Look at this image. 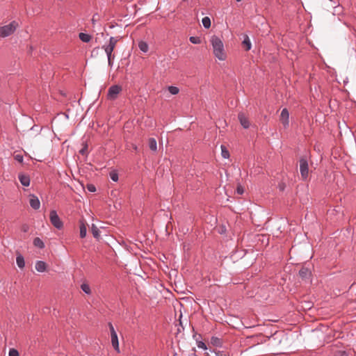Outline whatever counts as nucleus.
<instances>
[{"label":"nucleus","mask_w":356,"mask_h":356,"mask_svg":"<svg viewBox=\"0 0 356 356\" xmlns=\"http://www.w3.org/2000/svg\"><path fill=\"white\" fill-rule=\"evenodd\" d=\"M211 42L215 56L220 60H224L225 59V54L224 53V45L222 40L217 36H213Z\"/></svg>","instance_id":"f257e3e1"},{"label":"nucleus","mask_w":356,"mask_h":356,"mask_svg":"<svg viewBox=\"0 0 356 356\" xmlns=\"http://www.w3.org/2000/svg\"><path fill=\"white\" fill-rule=\"evenodd\" d=\"M18 26L16 21L11 22L9 24L0 26V37L6 38L12 35Z\"/></svg>","instance_id":"f03ea898"},{"label":"nucleus","mask_w":356,"mask_h":356,"mask_svg":"<svg viewBox=\"0 0 356 356\" xmlns=\"http://www.w3.org/2000/svg\"><path fill=\"white\" fill-rule=\"evenodd\" d=\"M300 172L302 179L305 181L309 177V164L306 156H302L300 160Z\"/></svg>","instance_id":"7ed1b4c3"},{"label":"nucleus","mask_w":356,"mask_h":356,"mask_svg":"<svg viewBox=\"0 0 356 356\" xmlns=\"http://www.w3.org/2000/svg\"><path fill=\"white\" fill-rule=\"evenodd\" d=\"M51 223L58 229H60L63 227V222L60 219L55 210H51L49 214Z\"/></svg>","instance_id":"20e7f679"},{"label":"nucleus","mask_w":356,"mask_h":356,"mask_svg":"<svg viewBox=\"0 0 356 356\" xmlns=\"http://www.w3.org/2000/svg\"><path fill=\"white\" fill-rule=\"evenodd\" d=\"M122 90V88L118 85L111 86L108 90V98L111 100H114L117 98L118 95Z\"/></svg>","instance_id":"39448f33"},{"label":"nucleus","mask_w":356,"mask_h":356,"mask_svg":"<svg viewBox=\"0 0 356 356\" xmlns=\"http://www.w3.org/2000/svg\"><path fill=\"white\" fill-rule=\"evenodd\" d=\"M280 120L284 129L289 127V112L287 108H284L282 110Z\"/></svg>","instance_id":"423d86ee"},{"label":"nucleus","mask_w":356,"mask_h":356,"mask_svg":"<svg viewBox=\"0 0 356 356\" xmlns=\"http://www.w3.org/2000/svg\"><path fill=\"white\" fill-rule=\"evenodd\" d=\"M299 275L302 280L309 282L311 278L312 272L309 268L306 267H302L299 270Z\"/></svg>","instance_id":"0eeeda50"},{"label":"nucleus","mask_w":356,"mask_h":356,"mask_svg":"<svg viewBox=\"0 0 356 356\" xmlns=\"http://www.w3.org/2000/svg\"><path fill=\"white\" fill-rule=\"evenodd\" d=\"M29 204H30V206L31 207V208H33V209H35V210L38 209L40 207V200H39L38 197L37 196H35V195H30Z\"/></svg>","instance_id":"6e6552de"},{"label":"nucleus","mask_w":356,"mask_h":356,"mask_svg":"<svg viewBox=\"0 0 356 356\" xmlns=\"http://www.w3.org/2000/svg\"><path fill=\"white\" fill-rule=\"evenodd\" d=\"M238 120H239L241 126L244 129L249 128V127H250V122H249L248 119L246 118V116L245 115L244 113H238Z\"/></svg>","instance_id":"1a4fd4ad"},{"label":"nucleus","mask_w":356,"mask_h":356,"mask_svg":"<svg viewBox=\"0 0 356 356\" xmlns=\"http://www.w3.org/2000/svg\"><path fill=\"white\" fill-rule=\"evenodd\" d=\"M111 343L113 347V348L118 352L120 353V348H119V341H118V337L117 333H113L111 334Z\"/></svg>","instance_id":"9d476101"},{"label":"nucleus","mask_w":356,"mask_h":356,"mask_svg":"<svg viewBox=\"0 0 356 356\" xmlns=\"http://www.w3.org/2000/svg\"><path fill=\"white\" fill-rule=\"evenodd\" d=\"M19 180L22 185L24 186H29L30 184V178L28 175L24 174H19L18 175Z\"/></svg>","instance_id":"9b49d317"},{"label":"nucleus","mask_w":356,"mask_h":356,"mask_svg":"<svg viewBox=\"0 0 356 356\" xmlns=\"http://www.w3.org/2000/svg\"><path fill=\"white\" fill-rule=\"evenodd\" d=\"M102 49H104V50L105 51V53L107 56L108 60L114 59L115 55L113 54V51L115 48H112V47H110L108 46L103 45Z\"/></svg>","instance_id":"f8f14e48"},{"label":"nucleus","mask_w":356,"mask_h":356,"mask_svg":"<svg viewBox=\"0 0 356 356\" xmlns=\"http://www.w3.org/2000/svg\"><path fill=\"white\" fill-rule=\"evenodd\" d=\"M35 268L37 271L40 273H43L47 269V264L44 261H38L35 264Z\"/></svg>","instance_id":"ddd939ff"},{"label":"nucleus","mask_w":356,"mask_h":356,"mask_svg":"<svg viewBox=\"0 0 356 356\" xmlns=\"http://www.w3.org/2000/svg\"><path fill=\"white\" fill-rule=\"evenodd\" d=\"M242 44L243 45L245 51H249L251 49L252 44H251V42H250V40L248 35H244Z\"/></svg>","instance_id":"4468645a"},{"label":"nucleus","mask_w":356,"mask_h":356,"mask_svg":"<svg viewBox=\"0 0 356 356\" xmlns=\"http://www.w3.org/2000/svg\"><path fill=\"white\" fill-rule=\"evenodd\" d=\"M210 342L213 346H216V347H221L222 346V339L217 337L213 336L211 338Z\"/></svg>","instance_id":"2eb2a0df"},{"label":"nucleus","mask_w":356,"mask_h":356,"mask_svg":"<svg viewBox=\"0 0 356 356\" xmlns=\"http://www.w3.org/2000/svg\"><path fill=\"white\" fill-rule=\"evenodd\" d=\"M148 145L152 151L156 152L157 150V143L155 138H150L148 141Z\"/></svg>","instance_id":"dca6fc26"},{"label":"nucleus","mask_w":356,"mask_h":356,"mask_svg":"<svg viewBox=\"0 0 356 356\" xmlns=\"http://www.w3.org/2000/svg\"><path fill=\"white\" fill-rule=\"evenodd\" d=\"M16 263L19 268H23L25 266V261L24 257L22 254H19L16 257Z\"/></svg>","instance_id":"f3484780"},{"label":"nucleus","mask_w":356,"mask_h":356,"mask_svg":"<svg viewBox=\"0 0 356 356\" xmlns=\"http://www.w3.org/2000/svg\"><path fill=\"white\" fill-rule=\"evenodd\" d=\"M138 47L143 53H147L149 50L148 44L145 41H140L138 42Z\"/></svg>","instance_id":"a211bd4d"},{"label":"nucleus","mask_w":356,"mask_h":356,"mask_svg":"<svg viewBox=\"0 0 356 356\" xmlns=\"http://www.w3.org/2000/svg\"><path fill=\"white\" fill-rule=\"evenodd\" d=\"M80 40L83 42H89L91 40V36L85 33H80L79 35Z\"/></svg>","instance_id":"6ab92c4d"},{"label":"nucleus","mask_w":356,"mask_h":356,"mask_svg":"<svg viewBox=\"0 0 356 356\" xmlns=\"http://www.w3.org/2000/svg\"><path fill=\"white\" fill-rule=\"evenodd\" d=\"M33 245L35 247L39 248L40 249H42L44 248V242L38 237H36L33 239Z\"/></svg>","instance_id":"aec40b11"},{"label":"nucleus","mask_w":356,"mask_h":356,"mask_svg":"<svg viewBox=\"0 0 356 356\" xmlns=\"http://www.w3.org/2000/svg\"><path fill=\"white\" fill-rule=\"evenodd\" d=\"M118 42V38L111 37L109 38L108 44H104V45L112 47V48H115Z\"/></svg>","instance_id":"412c9836"},{"label":"nucleus","mask_w":356,"mask_h":356,"mask_svg":"<svg viewBox=\"0 0 356 356\" xmlns=\"http://www.w3.org/2000/svg\"><path fill=\"white\" fill-rule=\"evenodd\" d=\"M83 147L82 148L79 150V154L83 155V156H87L88 154V144L86 143H83L82 144Z\"/></svg>","instance_id":"4be33fe9"},{"label":"nucleus","mask_w":356,"mask_h":356,"mask_svg":"<svg viewBox=\"0 0 356 356\" xmlns=\"http://www.w3.org/2000/svg\"><path fill=\"white\" fill-rule=\"evenodd\" d=\"M87 229L85 224L81 222L80 225V237L84 238L86 236Z\"/></svg>","instance_id":"5701e85b"},{"label":"nucleus","mask_w":356,"mask_h":356,"mask_svg":"<svg viewBox=\"0 0 356 356\" xmlns=\"http://www.w3.org/2000/svg\"><path fill=\"white\" fill-rule=\"evenodd\" d=\"M91 232L95 238H99L100 232H99L98 227L94 224L92 225Z\"/></svg>","instance_id":"b1692460"},{"label":"nucleus","mask_w":356,"mask_h":356,"mask_svg":"<svg viewBox=\"0 0 356 356\" xmlns=\"http://www.w3.org/2000/svg\"><path fill=\"white\" fill-rule=\"evenodd\" d=\"M204 28L209 29L211 26V19L209 17H204L202 19Z\"/></svg>","instance_id":"393cba45"},{"label":"nucleus","mask_w":356,"mask_h":356,"mask_svg":"<svg viewBox=\"0 0 356 356\" xmlns=\"http://www.w3.org/2000/svg\"><path fill=\"white\" fill-rule=\"evenodd\" d=\"M221 154L224 159H228L229 157V151L224 145H221Z\"/></svg>","instance_id":"a878e982"},{"label":"nucleus","mask_w":356,"mask_h":356,"mask_svg":"<svg viewBox=\"0 0 356 356\" xmlns=\"http://www.w3.org/2000/svg\"><path fill=\"white\" fill-rule=\"evenodd\" d=\"M81 289L86 294H90L91 292L89 285L86 283H83L81 285Z\"/></svg>","instance_id":"bb28decb"},{"label":"nucleus","mask_w":356,"mask_h":356,"mask_svg":"<svg viewBox=\"0 0 356 356\" xmlns=\"http://www.w3.org/2000/svg\"><path fill=\"white\" fill-rule=\"evenodd\" d=\"M196 343H197V346L199 348H201V349H203V350H207L208 349L207 345L205 344V343L202 341L196 339Z\"/></svg>","instance_id":"cd10ccee"},{"label":"nucleus","mask_w":356,"mask_h":356,"mask_svg":"<svg viewBox=\"0 0 356 356\" xmlns=\"http://www.w3.org/2000/svg\"><path fill=\"white\" fill-rule=\"evenodd\" d=\"M168 91L172 94V95H177L179 93V88L176 86H169L168 87Z\"/></svg>","instance_id":"c85d7f7f"},{"label":"nucleus","mask_w":356,"mask_h":356,"mask_svg":"<svg viewBox=\"0 0 356 356\" xmlns=\"http://www.w3.org/2000/svg\"><path fill=\"white\" fill-rule=\"evenodd\" d=\"M189 40L193 44H200L201 42V40L199 37L197 36H191L189 38Z\"/></svg>","instance_id":"c756f323"},{"label":"nucleus","mask_w":356,"mask_h":356,"mask_svg":"<svg viewBox=\"0 0 356 356\" xmlns=\"http://www.w3.org/2000/svg\"><path fill=\"white\" fill-rule=\"evenodd\" d=\"M110 178L113 181H117L118 180V175L116 172H111Z\"/></svg>","instance_id":"7c9ffc66"},{"label":"nucleus","mask_w":356,"mask_h":356,"mask_svg":"<svg viewBox=\"0 0 356 356\" xmlns=\"http://www.w3.org/2000/svg\"><path fill=\"white\" fill-rule=\"evenodd\" d=\"M8 356H19V353L17 350L12 348L9 350Z\"/></svg>","instance_id":"2f4dec72"},{"label":"nucleus","mask_w":356,"mask_h":356,"mask_svg":"<svg viewBox=\"0 0 356 356\" xmlns=\"http://www.w3.org/2000/svg\"><path fill=\"white\" fill-rule=\"evenodd\" d=\"M87 189L88 190V191L92 193L96 191V187L93 184H88Z\"/></svg>","instance_id":"473e14b6"},{"label":"nucleus","mask_w":356,"mask_h":356,"mask_svg":"<svg viewBox=\"0 0 356 356\" xmlns=\"http://www.w3.org/2000/svg\"><path fill=\"white\" fill-rule=\"evenodd\" d=\"M108 327H109V330H110V332H111V334H113V333H117L114 329V327L113 325V324L111 323H108Z\"/></svg>","instance_id":"72a5a7b5"},{"label":"nucleus","mask_w":356,"mask_h":356,"mask_svg":"<svg viewBox=\"0 0 356 356\" xmlns=\"http://www.w3.org/2000/svg\"><path fill=\"white\" fill-rule=\"evenodd\" d=\"M210 351L213 352L215 353L216 356H226V355L222 351L216 352L214 350H210Z\"/></svg>","instance_id":"f704fd0d"},{"label":"nucleus","mask_w":356,"mask_h":356,"mask_svg":"<svg viewBox=\"0 0 356 356\" xmlns=\"http://www.w3.org/2000/svg\"><path fill=\"white\" fill-rule=\"evenodd\" d=\"M335 356H348V354L346 353V351H338L335 354Z\"/></svg>","instance_id":"c9c22d12"},{"label":"nucleus","mask_w":356,"mask_h":356,"mask_svg":"<svg viewBox=\"0 0 356 356\" xmlns=\"http://www.w3.org/2000/svg\"><path fill=\"white\" fill-rule=\"evenodd\" d=\"M15 159L17 161H19V162H22V161H23V156H21V155H19V154L16 155V156H15Z\"/></svg>","instance_id":"e433bc0d"},{"label":"nucleus","mask_w":356,"mask_h":356,"mask_svg":"<svg viewBox=\"0 0 356 356\" xmlns=\"http://www.w3.org/2000/svg\"><path fill=\"white\" fill-rule=\"evenodd\" d=\"M243 191H243V188L242 187L238 186V187L237 188V193H238V194H240V195L243 194Z\"/></svg>","instance_id":"4c0bfd02"},{"label":"nucleus","mask_w":356,"mask_h":356,"mask_svg":"<svg viewBox=\"0 0 356 356\" xmlns=\"http://www.w3.org/2000/svg\"><path fill=\"white\" fill-rule=\"evenodd\" d=\"M113 59L108 60V65L112 67L113 66Z\"/></svg>","instance_id":"58836bf2"},{"label":"nucleus","mask_w":356,"mask_h":356,"mask_svg":"<svg viewBox=\"0 0 356 356\" xmlns=\"http://www.w3.org/2000/svg\"><path fill=\"white\" fill-rule=\"evenodd\" d=\"M22 229L24 232H26L28 230V227L24 225V226H23Z\"/></svg>","instance_id":"ea45409f"},{"label":"nucleus","mask_w":356,"mask_h":356,"mask_svg":"<svg viewBox=\"0 0 356 356\" xmlns=\"http://www.w3.org/2000/svg\"><path fill=\"white\" fill-rule=\"evenodd\" d=\"M92 21V23H95V16H93Z\"/></svg>","instance_id":"a19ab883"},{"label":"nucleus","mask_w":356,"mask_h":356,"mask_svg":"<svg viewBox=\"0 0 356 356\" xmlns=\"http://www.w3.org/2000/svg\"><path fill=\"white\" fill-rule=\"evenodd\" d=\"M335 8L340 9V7L339 6H336Z\"/></svg>","instance_id":"79ce46f5"},{"label":"nucleus","mask_w":356,"mask_h":356,"mask_svg":"<svg viewBox=\"0 0 356 356\" xmlns=\"http://www.w3.org/2000/svg\"><path fill=\"white\" fill-rule=\"evenodd\" d=\"M330 1L332 2L334 0H329Z\"/></svg>","instance_id":"37998d69"}]
</instances>
